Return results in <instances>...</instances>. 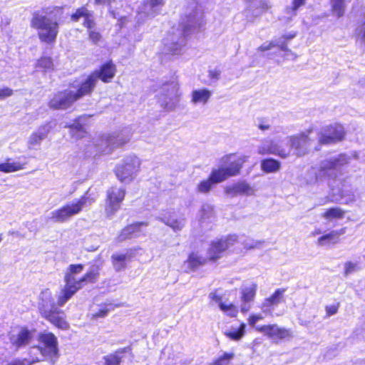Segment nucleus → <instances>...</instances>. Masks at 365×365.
Returning <instances> with one entry per match:
<instances>
[{"label":"nucleus","mask_w":365,"mask_h":365,"mask_svg":"<svg viewBox=\"0 0 365 365\" xmlns=\"http://www.w3.org/2000/svg\"><path fill=\"white\" fill-rule=\"evenodd\" d=\"M83 269L82 264H71L68 267L64 277L65 285L56 295L59 306H63L81 288L83 282H93L97 279L99 272L98 266H92L82 277L77 278L76 275Z\"/></svg>","instance_id":"1"},{"label":"nucleus","mask_w":365,"mask_h":365,"mask_svg":"<svg viewBox=\"0 0 365 365\" xmlns=\"http://www.w3.org/2000/svg\"><path fill=\"white\" fill-rule=\"evenodd\" d=\"M51 12L48 9L42 12H35L31 20V26L37 31L39 40L47 44L56 41L59 29L57 21L48 16Z\"/></svg>","instance_id":"2"},{"label":"nucleus","mask_w":365,"mask_h":365,"mask_svg":"<svg viewBox=\"0 0 365 365\" xmlns=\"http://www.w3.org/2000/svg\"><path fill=\"white\" fill-rule=\"evenodd\" d=\"M287 141L289 146L288 150L290 151L293 150L294 154L297 157L304 156L312 151L321 149L320 143H318L317 135L313 130L288 136Z\"/></svg>","instance_id":"3"},{"label":"nucleus","mask_w":365,"mask_h":365,"mask_svg":"<svg viewBox=\"0 0 365 365\" xmlns=\"http://www.w3.org/2000/svg\"><path fill=\"white\" fill-rule=\"evenodd\" d=\"M141 160L135 155L125 156L116 163L113 172L117 179L122 183H131L138 175Z\"/></svg>","instance_id":"4"},{"label":"nucleus","mask_w":365,"mask_h":365,"mask_svg":"<svg viewBox=\"0 0 365 365\" xmlns=\"http://www.w3.org/2000/svg\"><path fill=\"white\" fill-rule=\"evenodd\" d=\"M88 197L85 195L66 202L60 208L51 212V219L54 222L63 223L78 215L86 205Z\"/></svg>","instance_id":"5"},{"label":"nucleus","mask_w":365,"mask_h":365,"mask_svg":"<svg viewBox=\"0 0 365 365\" xmlns=\"http://www.w3.org/2000/svg\"><path fill=\"white\" fill-rule=\"evenodd\" d=\"M181 97L178 83L172 81L164 84L162 93L158 97V102L161 108L166 111H172L178 106Z\"/></svg>","instance_id":"6"},{"label":"nucleus","mask_w":365,"mask_h":365,"mask_svg":"<svg viewBox=\"0 0 365 365\" xmlns=\"http://www.w3.org/2000/svg\"><path fill=\"white\" fill-rule=\"evenodd\" d=\"M350 162V158L345 154H339L322 160L319 164L317 179L319 177L327 176L335 178L337 171Z\"/></svg>","instance_id":"7"},{"label":"nucleus","mask_w":365,"mask_h":365,"mask_svg":"<svg viewBox=\"0 0 365 365\" xmlns=\"http://www.w3.org/2000/svg\"><path fill=\"white\" fill-rule=\"evenodd\" d=\"M130 138L131 133L129 131H122L103 137L98 143L97 146L99 152L108 154L115 148L121 147L128 143Z\"/></svg>","instance_id":"8"},{"label":"nucleus","mask_w":365,"mask_h":365,"mask_svg":"<svg viewBox=\"0 0 365 365\" xmlns=\"http://www.w3.org/2000/svg\"><path fill=\"white\" fill-rule=\"evenodd\" d=\"M318 143L320 145L337 143L344 139L345 131L341 125L334 124L323 128L320 131H315Z\"/></svg>","instance_id":"9"},{"label":"nucleus","mask_w":365,"mask_h":365,"mask_svg":"<svg viewBox=\"0 0 365 365\" xmlns=\"http://www.w3.org/2000/svg\"><path fill=\"white\" fill-rule=\"evenodd\" d=\"M125 195V190L123 188L112 187L108 190L105 208L107 216L111 217L118 210Z\"/></svg>","instance_id":"10"},{"label":"nucleus","mask_w":365,"mask_h":365,"mask_svg":"<svg viewBox=\"0 0 365 365\" xmlns=\"http://www.w3.org/2000/svg\"><path fill=\"white\" fill-rule=\"evenodd\" d=\"M237 241L236 235H230L225 237L214 240L211 242L207 250V257L210 260H215L221 257L222 254Z\"/></svg>","instance_id":"11"},{"label":"nucleus","mask_w":365,"mask_h":365,"mask_svg":"<svg viewBox=\"0 0 365 365\" xmlns=\"http://www.w3.org/2000/svg\"><path fill=\"white\" fill-rule=\"evenodd\" d=\"M184 33L180 30L169 33L163 39L165 51L173 55L179 54L185 45Z\"/></svg>","instance_id":"12"},{"label":"nucleus","mask_w":365,"mask_h":365,"mask_svg":"<svg viewBox=\"0 0 365 365\" xmlns=\"http://www.w3.org/2000/svg\"><path fill=\"white\" fill-rule=\"evenodd\" d=\"M257 153L259 155H276L282 158L290 156V150L282 148L278 143L272 140H264L257 147Z\"/></svg>","instance_id":"13"},{"label":"nucleus","mask_w":365,"mask_h":365,"mask_svg":"<svg viewBox=\"0 0 365 365\" xmlns=\"http://www.w3.org/2000/svg\"><path fill=\"white\" fill-rule=\"evenodd\" d=\"M76 101L73 90L70 88L55 94L49 102V106L53 109H66Z\"/></svg>","instance_id":"14"},{"label":"nucleus","mask_w":365,"mask_h":365,"mask_svg":"<svg viewBox=\"0 0 365 365\" xmlns=\"http://www.w3.org/2000/svg\"><path fill=\"white\" fill-rule=\"evenodd\" d=\"M248 156L242 155L237 157L235 154H230L224 156L220 163L225 167L230 177L235 176L240 173L242 165L247 162Z\"/></svg>","instance_id":"15"},{"label":"nucleus","mask_w":365,"mask_h":365,"mask_svg":"<svg viewBox=\"0 0 365 365\" xmlns=\"http://www.w3.org/2000/svg\"><path fill=\"white\" fill-rule=\"evenodd\" d=\"M34 337V332L26 327L14 329L10 334V342L16 349L29 344Z\"/></svg>","instance_id":"16"},{"label":"nucleus","mask_w":365,"mask_h":365,"mask_svg":"<svg viewBox=\"0 0 365 365\" xmlns=\"http://www.w3.org/2000/svg\"><path fill=\"white\" fill-rule=\"evenodd\" d=\"M255 329L273 340L285 339L292 336L290 330L279 327L277 324L257 327Z\"/></svg>","instance_id":"17"},{"label":"nucleus","mask_w":365,"mask_h":365,"mask_svg":"<svg viewBox=\"0 0 365 365\" xmlns=\"http://www.w3.org/2000/svg\"><path fill=\"white\" fill-rule=\"evenodd\" d=\"M41 315L58 329L63 330L69 329V324L66 319L64 312L59 309L58 307L53 308L46 312H44V313Z\"/></svg>","instance_id":"18"},{"label":"nucleus","mask_w":365,"mask_h":365,"mask_svg":"<svg viewBox=\"0 0 365 365\" xmlns=\"http://www.w3.org/2000/svg\"><path fill=\"white\" fill-rule=\"evenodd\" d=\"M96 83L97 82L93 76L91 74L81 83L76 86H72L71 88L73 90V93L78 101L82 97L91 94L95 88Z\"/></svg>","instance_id":"19"},{"label":"nucleus","mask_w":365,"mask_h":365,"mask_svg":"<svg viewBox=\"0 0 365 365\" xmlns=\"http://www.w3.org/2000/svg\"><path fill=\"white\" fill-rule=\"evenodd\" d=\"M257 285L255 283H251L244 285L241 289V312L246 313L251 309L250 303L254 300Z\"/></svg>","instance_id":"20"},{"label":"nucleus","mask_w":365,"mask_h":365,"mask_svg":"<svg viewBox=\"0 0 365 365\" xmlns=\"http://www.w3.org/2000/svg\"><path fill=\"white\" fill-rule=\"evenodd\" d=\"M51 129V125L49 123H44L39 126L36 130L34 131L28 139V147L29 149H33L36 146L39 145L42 140H44Z\"/></svg>","instance_id":"21"},{"label":"nucleus","mask_w":365,"mask_h":365,"mask_svg":"<svg viewBox=\"0 0 365 365\" xmlns=\"http://www.w3.org/2000/svg\"><path fill=\"white\" fill-rule=\"evenodd\" d=\"M115 73V65L109 61L102 65L99 70L93 71L91 74L96 81L98 79H101L104 83H108L113 78Z\"/></svg>","instance_id":"22"},{"label":"nucleus","mask_w":365,"mask_h":365,"mask_svg":"<svg viewBox=\"0 0 365 365\" xmlns=\"http://www.w3.org/2000/svg\"><path fill=\"white\" fill-rule=\"evenodd\" d=\"M56 306L60 307L57 302L55 303L51 291L48 289L43 290L39 295L38 309L40 314L50 311L51 309L57 307Z\"/></svg>","instance_id":"23"},{"label":"nucleus","mask_w":365,"mask_h":365,"mask_svg":"<svg viewBox=\"0 0 365 365\" xmlns=\"http://www.w3.org/2000/svg\"><path fill=\"white\" fill-rule=\"evenodd\" d=\"M225 192L231 197L238 195H251L254 193L252 187L245 182H239L225 187Z\"/></svg>","instance_id":"24"},{"label":"nucleus","mask_w":365,"mask_h":365,"mask_svg":"<svg viewBox=\"0 0 365 365\" xmlns=\"http://www.w3.org/2000/svg\"><path fill=\"white\" fill-rule=\"evenodd\" d=\"M133 255L132 250L126 253H114L111 256V262L114 269L116 272H121L125 269L127 262L130 261Z\"/></svg>","instance_id":"25"},{"label":"nucleus","mask_w":365,"mask_h":365,"mask_svg":"<svg viewBox=\"0 0 365 365\" xmlns=\"http://www.w3.org/2000/svg\"><path fill=\"white\" fill-rule=\"evenodd\" d=\"M163 5V0H145L143 4L139 9L138 14L141 17L154 16L157 13L158 8Z\"/></svg>","instance_id":"26"},{"label":"nucleus","mask_w":365,"mask_h":365,"mask_svg":"<svg viewBox=\"0 0 365 365\" xmlns=\"http://www.w3.org/2000/svg\"><path fill=\"white\" fill-rule=\"evenodd\" d=\"M212 91L207 88L194 89L190 95V102L194 105H205L212 96Z\"/></svg>","instance_id":"27"},{"label":"nucleus","mask_w":365,"mask_h":365,"mask_svg":"<svg viewBox=\"0 0 365 365\" xmlns=\"http://www.w3.org/2000/svg\"><path fill=\"white\" fill-rule=\"evenodd\" d=\"M146 225L144 222L135 223L123 228L118 234L116 240L119 242L130 239L140 232V227Z\"/></svg>","instance_id":"28"},{"label":"nucleus","mask_w":365,"mask_h":365,"mask_svg":"<svg viewBox=\"0 0 365 365\" xmlns=\"http://www.w3.org/2000/svg\"><path fill=\"white\" fill-rule=\"evenodd\" d=\"M80 18L84 19L83 25L88 29H91L94 26L93 16L86 8L82 7L77 9L76 13L71 16L72 20L75 21H78Z\"/></svg>","instance_id":"29"},{"label":"nucleus","mask_w":365,"mask_h":365,"mask_svg":"<svg viewBox=\"0 0 365 365\" xmlns=\"http://www.w3.org/2000/svg\"><path fill=\"white\" fill-rule=\"evenodd\" d=\"M345 232V229L340 230H333L329 233L320 237L317 240V245L319 246H326L329 244H336L339 241V237Z\"/></svg>","instance_id":"30"},{"label":"nucleus","mask_w":365,"mask_h":365,"mask_svg":"<svg viewBox=\"0 0 365 365\" xmlns=\"http://www.w3.org/2000/svg\"><path fill=\"white\" fill-rule=\"evenodd\" d=\"M284 289H278L269 298H267L262 304V309L263 312H270L269 307L277 305L283 298Z\"/></svg>","instance_id":"31"},{"label":"nucleus","mask_w":365,"mask_h":365,"mask_svg":"<svg viewBox=\"0 0 365 365\" xmlns=\"http://www.w3.org/2000/svg\"><path fill=\"white\" fill-rule=\"evenodd\" d=\"M25 163L12 161L11 158H7L4 163H0V172L10 173L20 171L25 168Z\"/></svg>","instance_id":"32"},{"label":"nucleus","mask_w":365,"mask_h":365,"mask_svg":"<svg viewBox=\"0 0 365 365\" xmlns=\"http://www.w3.org/2000/svg\"><path fill=\"white\" fill-rule=\"evenodd\" d=\"M206 262V259L202 258L196 253H192L189 255L188 259L184 262L185 271L187 272L195 270L199 266L204 264Z\"/></svg>","instance_id":"33"},{"label":"nucleus","mask_w":365,"mask_h":365,"mask_svg":"<svg viewBox=\"0 0 365 365\" xmlns=\"http://www.w3.org/2000/svg\"><path fill=\"white\" fill-rule=\"evenodd\" d=\"M245 323H241L239 327L232 326L225 331V334L232 340L239 341L245 336Z\"/></svg>","instance_id":"34"},{"label":"nucleus","mask_w":365,"mask_h":365,"mask_svg":"<svg viewBox=\"0 0 365 365\" xmlns=\"http://www.w3.org/2000/svg\"><path fill=\"white\" fill-rule=\"evenodd\" d=\"M260 166L262 170L266 173H277L281 168V163L275 159L267 158L261 161Z\"/></svg>","instance_id":"35"},{"label":"nucleus","mask_w":365,"mask_h":365,"mask_svg":"<svg viewBox=\"0 0 365 365\" xmlns=\"http://www.w3.org/2000/svg\"><path fill=\"white\" fill-rule=\"evenodd\" d=\"M329 4L333 16L339 19L344 15L346 7L345 0H330Z\"/></svg>","instance_id":"36"},{"label":"nucleus","mask_w":365,"mask_h":365,"mask_svg":"<svg viewBox=\"0 0 365 365\" xmlns=\"http://www.w3.org/2000/svg\"><path fill=\"white\" fill-rule=\"evenodd\" d=\"M161 221L166 225L171 227L175 232L181 230L185 225V220L180 217H175L173 216L163 217Z\"/></svg>","instance_id":"37"},{"label":"nucleus","mask_w":365,"mask_h":365,"mask_svg":"<svg viewBox=\"0 0 365 365\" xmlns=\"http://www.w3.org/2000/svg\"><path fill=\"white\" fill-rule=\"evenodd\" d=\"M210 177L215 184H218L230 178V175L226 170L225 167L221 164L218 168H213L212 170Z\"/></svg>","instance_id":"38"},{"label":"nucleus","mask_w":365,"mask_h":365,"mask_svg":"<svg viewBox=\"0 0 365 365\" xmlns=\"http://www.w3.org/2000/svg\"><path fill=\"white\" fill-rule=\"evenodd\" d=\"M345 211L339 207H331L326 210L322 214V217L329 222H331L335 220H341L344 217Z\"/></svg>","instance_id":"39"},{"label":"nucleus","mask_w":365,"mask_h":365,"mask_svg":"<svg viewBox=\"0 0 365 365\" xmlns=\"http://www.w3.org/2000/svg\"><path fill=\"white\" fill-rule=\"evenodd\" d=\"M199 16L197 11H192L186 16V19L182 23L184 27V32L187 33L192 28L196 27L199 24Z\"/></svg>","instance_id":"40"},{"label":"nucleus","mask_w":365,"mask_h":365,"mask_svg":"<svg viewBox=\"0 0 365 365\" xmlns=\"http://www.w3.org/2000/svg\"><path fill=\"white\" fill-rule=\"evenodd\" d=\"M82 117H80L78 119V121L74 123L71 125H68L71 128V133L73 138L76 139H81L86 137L87 133L82 126V125L79 123L81 120Z\"/></svg>","instance_id":"41"},{"label":"nucleus","mask_w":365,"mask_h":365,"mask_svg":"<svg viewBox=\"0 0 365 365\" xmlns=\"http://www.w3.org/2000/svg\"><path fill=\"white\" fill-rule=\"evenodd\" d=\"M36 67L43 72L53 70V63L50 57L43 56L37 61Z\"/></svg>","instance_id":"42"},{"label":"nucleus","mask_w":365,"mask_h":365,"mask_svg":"<svg viewBox=\"0 0 365 365\" xmlns=\"http://www.w3.org/2000/svg\"><path fill=\"white\" fill-rule=\"evenodd\" d=\"M214 181L212 180L211 178H209L206 180H202L197 186V190L201 193H207L209 192L212 187L215 185Z\"/></svg>","instance_id":"43"},{"label":"nucleus","mask_w":365,"mask_h":365,"mask_svg":"<svg viewBox=\"0 0 365 365\" xmlns=\"http://www.w3.org/2000/svg\"><path fill=\"white\" fill-rule=\"evenodd\" d=\"M201 218L203 220L210 219L214 216V208L210 205H203L200 211Z\"/></svg>","instance_id":"44"},{"label":"nucleus","mask_w":365,"mask_h":365,"mask_svg":"<svg viewBox=\"0 0 365 365\" xmlns=\"http://www.w3.org/2000/svg\"><path fill=\"white\" fill-rule=\"evenodd\" d=\"M234 353H225L221 357L217 359L214 364L209 365H228L230 361L234 358Z\"/></svg>","instance_id":"45"},{"label":"nucleus","mask_w":365,"mask_h":365,"mask_svg":"<svg viewBox=\"0 0 365 365\" xmlns=\"http://www.w3.org/2000/svg\"><path fill=\"white\" fill-rule=\"evenodd\" d=\"M255 6H256L258 9L256 13V15L258 16L260 15L262 12L268 10L271 7V5L268 1L263 0L258 2H255Z\"/></svg>","instance_id":"46"},{"label":"nucleus","mask_w":365,"mask_h":365,"mask_svg":"<svg viewBox=\"0 0 365 365\" xmlns=\"http://www.w3.org/2000/svg\"><path fill=\"white\" fill-rule=\"evenodd\" d=\"M359 269L358 264L353 262H347L344 264V274L346 276Z\"/></svg>","instance_id":"47"},{"label":"nucleus","mask_w":365,"mask_h":365,"mask_svg":"<svg viewBox=\"0 0 365 365\" xmlns=\"http://www.w3.org/2000/svg\"><path fill=\"white\" fill-rule=\"evenodd\" d=\"M262 319H263V316L261 314H252V315L250 316V317L248 318L249 325L252 327L256 328L257 327H255V324L258 321L262 320Z\"/></svg>","instance_id":"48"},{"label":"nucleus","mask_w":365,"mask_h":365,"mask_svg":"<svg viewBox=\"0 0 365 365\" xmlns=\"http://www.w3.org/2000/svg\"><path fill=\"white\" fill-rule=\"evenodd\" d=\"M120 358L118 355H110L106 358V365H119Z\"/></svg>","instance_id":"49"},{"label":"nucleus","mask_w":365,"mask_h":365,"mask_svg":"<svg viewBox=\"0 0 365 365\" xmlns=\"http://www.w3.org/2000/svg\"><path fill=\"white\" fill-rule=\"evenodd\" d=\"M274 47H275V39L269 42L264 43L258 48V51H266L273 48Z\"/></svg>","instance_id":"50"},{"label":"nucleus","mask_w":365,"mask_h":365,"mask_svg":"<svg viewBox=\"0 0 365 365\" xmlns=\"http://www.w3.org/2000/svg\"><path fill=\"white\" fill-rule=\"evenodd\" d=\"M306 0H293L292 6L290 8H287V11L289 13L291 11L292 13H294L297 9L304 4Z\"/></svg>","instance_id":"51"},{"label":"nucleus","mask_w":365,"mask_h":365,"mask_svg":"<svg viewBox=\"0 0 365 365\" xmlns=\"http://www.w3.org/2000/svg\"><path fill=\"white\" fill-rule=\"evenodd\" d=\"M238 309L233 304L230 303L229 308L225 312V314L230 317H235L237 315Z\"/></svg>","instance_id":"52"},{"label":"nucleus","mask_w":365,"mask_h":365,"mask_svg":"<svg viewBox=\"0 0 365 365\" xmlns=\"http://www.w3.org/2000/svg\"><path fill=\"white\" fill-rule=\"evenodd\" d=\"M13 91L9 88H0V99L12 96Z\"/></svg>","instance_id":"53"},{"label":"nucleus","mask_w":365,"mask_h":365,"mask_svg":"<svg viewBox=\"0 0 365 365\" xmlns=\"http://www.w3.org/2000/svg\"><path fill=\"white\" fill-rule=\"evenodd\" d=\"M101 34L96 31H90L89 32V38L91 40L93 43H98L101 39Z\"/></svg>","instance_id":"54"},{"label":"nucleus","mask_w":365,"mask_h":365,"mask_svg":"<svg viewBox=\"0 0 365 365\" xmlns=\"http://www.w3.org/2000/svg\"><path fill=\"white\" fill-rule=\"evenodd\" d=\"M275 47H279L282 51H289L287 46V43L282 38L275 39Z\"/></svg>","instance_id":"55"},{"label":"nucleus","mask_w":365,"mask_h":365,"mask_svg":"<svg viewBox=\"0 0 365 365\" xmlns=\"http://www.w3.org/2000/svg\"><path fill=\"white\" fill-rule=\"evenodd\" d=\"M210 299L215 302L218 306L220 304V302H222V297L219 296L216 292H212L209 294Z\"/></svg>","instance_id":"56"},{"label":"nucleus","mask_w":365,"mask_h":365,"mask_svg":"<svg viewBox=\"0 0 365 365\" xmlns=\"http://www.w3.org/2000/svg\"><path fill=\"white\" fill-rule=\"evenodd\" d=\"M108 312L109 309L107 308L100 309L97 312L93 314V317L94 318L104 317L108 314Z\"/></svg>","instance_id":"57"},{"label":"nucleus","mask_w":365,"mask_h":365,"mask_svg":"<svg viewBox=\"0 0 365 365\" xmlns=\"http://www.w3.org/2000/svg\"><path fill=\"white\" fill-rule=\"evenodd\" d=\"M357 35L365 44V24H363L357 29Z\"/></svg>","instance_id":"58"},{"label":"nucleus","mask_w":365,"mask_h":365,"mask_svg":"<svg viewBox=\"0 0 365 365\" xmlns=\"http://www.w3.org/2000/svg\"><path fill=\"white\" fill-rule=\"evenodd\" d=\"M220 76V71L217 69L209 71V77L212 79L218 80Z\"/></svg>","instance_id":"59"},{"label":"nucleus","mask_w":365,"mask_h":365,"mask_svg":"<svg viewBox=\"0 0 365 365\" xmlns=\"http://www.w3.org/2000/svg\"><path fill=\"white\" fill-rule=\"evenodd\" d=\"M326 312L327 315L331 316L337 312V307L336 306H328L326 307Z\"/></svg>","instance_id":"60"},{"label":"nucleus","mask_w":365,"mask_h":365,"mask_svg":"<svg viewBox=\"0 0 365 365\" xmlns=\"http://www.w3.org/2000/svg\"><path fill=\"white\" fill-rule=\"evenodd\" d=\"M264 243V241H255L251 245L248 246L247 247L249 249L260 248Z\"/></svg>","instance_id":"61"},{"label":"nucleus","mask_w":365,"mask_h":365,"mask_svg":"<svg viewBox=\"0 0 365 365\" xmlns=\"http://www.w3.org/2000/svg\"><path fill=\"white\" fill-rule=\"evenodd\" d=\"M295 36H296L295 33L289 34H286V35L282 36L279 38H282L283 41H285V42H286L287 40H291L293 38H294Z\"/></svg>","instance_id":"62"},{"label":"nucleus","mask_w":365,"mask_h":365,"mask_svg":"<svg viewBox=\"0 0 365 365\" xmlns=\"http://www.w3.org/2000/svg\"><path fill=\"white\" fill-rule=\"evenodd\" d=\"M230 305V303L225 304L224 302H220L219 307H220V310L225 313L226 312V310L229 308Z\"/></svg>","instance_id":"63"},{"label":"nucleus","mask_w":365,"mask_h":365,"mask_svg":"<svg viewBox=\"0 0 365 365\" xmlns=\"http://www.w3.org/2000/svg\"><path fill=\"white\" fill-rule=\"evenodd\" d=\"M11 23V20L9 18H6L4 19H2L1 21V26L3 28V27H6L7 26H9Z\"/></svg>","instance_id":"64"}]
</instances>
